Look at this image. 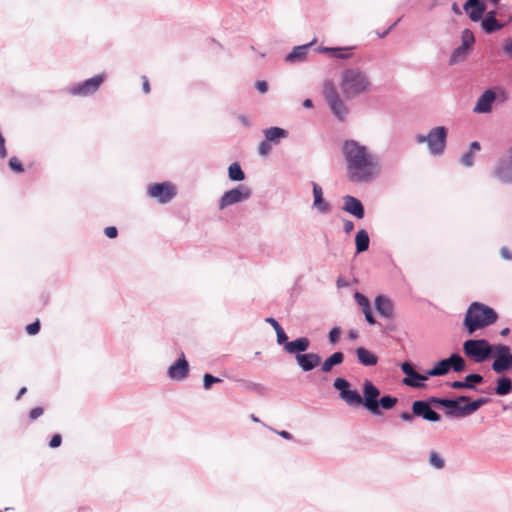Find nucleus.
<instances>
[{"mask_svg": "<svg viewBox=\"0 0 512 512\" xmlns=\"http://www.w3.org/2000/svg\"><path fill=\"white\" fill-rule=\"evenodd\" d=\"M341 335V328L338 326L333 327L328 334L329 342L331 344H336Z\"/></svg>", "mask_w": 512, "mask_h": 512, "instance_id": "51", "label": "nucleus"}, {"mask_svg": "<svg viewBox=\"0 0 512 512\" xmlns=\"http://www.w3.org/2000/svg\"><path fill=\"white\" fill-rule=\"evenodd\" d=\"M380 395V389L371 380H364L362 383L361 406L372 415L380 416L382 412L376 406Z\"/></svg>", "mask_w": 512, "mask_h": 512, "instance_id": "7", "label": "nucleus"}, {"mask_svg": "<svg viewBox=\"0 0 512 512\" xmlns=\"http://www.w3.org/2000/svg\"><path fill=\"white\" fill-rule=\"evenodd\" d=\"M344 358L345 356L343 352H334L324 360V362L321 365V371L324 373H329L333 369V367L341 365L344 362Z\"/></svg>", "mask_w": 512, "mask_h": 512, "instance_id": "31", "label": "nucleus"}, {"mask_svg": "<svg viewBox=\"0 0 512 512\" xmlns=\"http://www.w3.org/2000/svg\"><path fill=\"white\" fill-rule=\"evenodd\" d=\"M352 46H334L332 51V57L335 59L347 60L353 56Z\"/></svg>", "mask_w": 512, "mask_h": 512, "instance_id": "39", "label": "nucleus"}, {"mask_svg": "<svg viewBox=\"0 0 512 512\" xmlns=\"http://www.w3.org/2000/svg\"><path fill=\"white\" fill-rule=\"evenodd\" d=\"M106 74H97L82 82L76 83L67 88V92L73 96L86 97L94 94L105 81Z\"/></svg>", "mask_w": 512, "mask_h": 512, "instance_id": "9", "label": "nucleus"}, {"mask_svg": "<svg viewBox=\"0 0 512 512\" xmlns=\"http://www.w3.org/2000/svg\"><path fill=\"white\" fill-rule=\"evenodd\" d=\"M494 322H463L465 329L469 335L473 334L479 329H483Z\"/></svg>", "mask_w": 512, "mask_h": 512, "instance_id": "43", "label": "nucleus"}, {"mask_svg": "<svg viewBox=\"0 0 512 512\" xmlns=\"http://www.w3.org/2000/svg\"><path fill=\"white\" fill-rule=\"evenodd\" d=\"M463 352L472 361L482 363L492 358L494 345L486 339H468L463 343Z\"/></svg>", "mask_w": 512, "mask_h": 512, "instance_id": "4", "label": "nucleus"}, {"mask_svg": "<svg viewBox=\"0 0 512 512\" xmlns=\"http://www.w3.org/2000/svg\"><path fill=\"white\" fill-rule=\"evenodd\" d=\"M176 187L168 181L151 183L147 187V195L160 204L170 202L176 196Z\"/></svg>", "mask_w": 512, "mask_h": 512, "instance_id": "11", "label": "nucleus"}, {"mask_svg": "<svg viewBox=\"0 0 512 512\" xmlns=\"http://www.w3.org/2000/svg\"><path fill=\"white\" fill-rule=\"evenodd\" d=\"M269 323L271 324V326L273 327V329L276 332L277 344L283 345V347H284L286 345V343L288 342V336H287L285 330L280 325V322H269Z\"/></svg>", "mask_w": 512, "mask_h": 512, "instance_id": "42", "label": "nucleus"}, {"mask_svg": "<svg viewBox=\"0 0 512 512\" xmlns=\"http://www.w3.org/2000/svg\"><path fill=\"white\" fill-rule=\"evenodd\" d=\"M400 367L402 372L406 375L402 380L404 385L413 388H422L425 386L424 382L428 380L427 372L424 375L416 372L413 365L407 361L403 362Z\"/></svg>", "mask_w": 512, "mask_h": 512, "instance_id": "16", "label": "nucleus"}, {"mask_svg": "<svg viewBox=\"0 0 512 512\" xmlns=\"http://www.w3.org/2000/svg\"><path fill=\"white\" fill-rule=\"evenodd\" d=\"M512 392V380L508 376H501L496 380L494 393L498 396H505Z\"/></svg>", "mask_w": 512, "mask_h": 512, "instance_id": "32", "label": "nucleus"}, {"mask_svg": "<svg viewBox=\"0 0 512 512\" xmlns=\"http://www.w3.org/2000/svg\"><path fill=\"white\" fill-rule=\"evenodd\" d=\"M502 51L509 59H512V37H507L504 39L502 44Z\"/></svg>", "mask_w": 512, "mask_h": 512, "instance_id": "52", "label": "nucleus"}, {"mask_svg": "<svg viewBox=\"0 0 512 512\" xmlns=\"http://www.w3.org/2000/svg\"><path fill=\"white\" fill-rule=\"evenodd\" d=\"M251 195L252 191L248 186L239 184L223 193L218 201V207L220 210H223L228 206L235 205L249 199Z\"/></svg>", "mask_w": 512, "mask_h": 512, "instance_id": "10", "label": "nucleus"}, {"mask_svg": "<svg viewBox=\"0 0 512 512\" xmlns=\"http://www.w3.org/2000/svg\"><path fill=\"white\" fill-rule=\"evenodd\" d=\"M374 308L378 315L385 319L393 317L394 303L384 294H378L374 299Z\"/></svg>", "mask_w": 512, "mask_h": 512, "instance_id": "21", "label": "nucleus"}, {"mask_svg": "<svg viewBox=\"0 0 512 512\" xmlns=\"http://www.w3.org/2000/svg\"><path fill=\"white\" fill-rule=\"evenodd\" d=\"M489 401V398L481 397L473 401L469 400L468 402H465L466 417L472 415L474 412L480 409L483 405L487 404Z\"/></svg>", "mask_w": 512, "mask_h": 512, "instance_id": "40", "label": "nucleus"}, {"mask_svg": "<svg viewBox=\"0 0 512 512\" xmlns=\"http://www.w3.org/2000/svg\"><path fill=\"white\" fill-rule=\"evenodd\" d=\"M271 146L272 144L264 138V140H262L258 145V154L262 157L269 155L271 152Z\"/></svg>", "mask_w": 512, "mask_h": 512, "instance_id": "48", "label": "nucleus"}, {"mask_svg": "<svg viewBox=\"0 0 512 512\" xmlns=\"http://www.w3.org/2000/svg\"><path fill=\"white\" fill-rule=\"evenodd\" d=\"M398 403V398L389 394L383 395L379 397L376 406L378 410H391Z\"/></svg>", "mask_w": 512, "mask_h": 512, "instance_id": "38", "label": "nucleus"}, {"mask_svg": "<svg viewBox=\"0 0 512 512\" xmlns=\"http://www.w3.org/2000/svg\"><path fill=\"white\" fill-rule=\"evenodd\" d=\"M401 21V17H399L396 21H394L386 30H384L383 32L381 33H378V36L379 38H384L386 37L390 31L397 26V24Z\"/></svg>", "mask_w": 512, "mask_h": 512, "instance_id": "62", "label": "nucleus"}, {"mask_svg": "<svg viewBox=\"0 0 512 512\" xmlns=\"http://www.w3.org/2000/svg\"><path fill=\"white\" fill-rule=\"evenodd\" d=\"M311 184L313 194L312 207L316 208L321 214L329 213L331 206L324 198L322 187L316 182H312Z\"/></svg>", "mask_w": 512, "mask_h": 512, "instance_id": "24", "label": "nucleus"}, {"mask_svg": "<svg viewBox=\"0 0 512 512\" xmlns=\"http://www.w3.org/2000/svg\"><path fill=\"white\" fill-rule=\"evenodd\" d=\"M343 205L341 209L355 217L358 220H361L365 217V207L360 199L352 195H345L342 198Z\"/></svg>", "mask_w": 512, "mask_h": 512, "instance_id": "17", "label": "nucleus"}, {"mask_svg": "<svg viewBox=\"0 0 512 512\" xmlns=\"http://www.w3.org/2000/svg\"><path fill=\"white\" fill-rule=\"evenodd\" d=\"M475 42L474 33L468 28L463 29L461 32V46L473 51Z\"/></svg>", "mask_w": 512, "mask_h": 512, "instance_id": "41", "label": "nucleus"}, {"mask_svg": "<svg viewBox=\"0 0 512 512\" xmlns=\"http://www.w3.org/2000/svg\"><path fill=\"white\" fill-rule=\"evenodd\" d=\"M40 324L41 322H30V324L26 326L25 330L29 335H36L40 331Z\"/></svg>", "mask_w": 512, "mask_h": 512, "instance_id": "53", "label": "nucleus"}, {"mask_svg": "<svg viewBox=\"0 0 512 512\" xmlns=\"http://www.w3.org/2000/svg\"><path fill=\"white\" fill-rule=\"evenodd\" d=\"M355 242V255L362 254L369 249L370 246V236L366 229H359L354 238Z\"/></svg>", "mask_w": 512, "mask_h": 512, "instance_id": "29", "label": "nucleus"}, {"mask_svg": "<svg viewBox=\"0 0 512 512\" xmlns=\"http://www.w3.org/2000/svg\"><path fill=\"white\" fill-rule=\"evenodd\" d=\"M449 130L446 126H435L426 135H416L417 143H426L428 152L432 156H441L447 146Z\"/></svg>", "mask_w": 512, "mask_h": 512, "instance_id": "3", "label": "nucleus"}, {"mask_svg": "<svg viewBox=\"0 0 512 512\" xmlns=\"http://www.w3.org/2000/svg\"><path fill=\"white\" fill-rule=\"evenodd\" d=\"M255 88L259 93L264 94L268 91L269 85L268 82L265 80H257L255 82Z\"/></svg>", "mask_w": 512, "mask_h": 512, "instance_id": "56", "label": "nucleus"}, {"mask_svg": "<svg viewBox=\"0 0 512 512\" xmlns=\"http://www.w3.org/2000/svg\"><path fill=\"white\" fill-rule=\"evenodd\" d=\"M244 388L261 396L265 395L267 392V388L263 384L250 381L244 382Z\"/></svg>", "mask_w": 512, "mask_h": 512, "instance_id": "44", "label": "nucleus"}, {"mask_svg": "<svg viewBox=\"0 0 512 512\" xmlns=\"http://www.w3.org/2000/svg\"><path fill=\"white\" fill-rule=\"evenodd\" d=\"M448 357L443 358L435 363V365L427 370V376L429 377H437V376H444L449 373L450 366L448 365Z\"/></svg>", "mask_w": 512, "mask_h": 512, "instance_id": "34", "label": "nucleus"}, {"mask_svg": "<svg viewBox=\"0 0 512 512\" xmlns=\"http://www.w3.org/2000/svg\"><path fill=\"white\" fill-rule=\"evenodd\" d=\"M411 409L414 411L416 417H421L429 422H439L441 420V415L432 409L431 406L428 405V402L423 400H416L412 403Z\"/></svg>", "mask_w": 512, "mask_h": 512, "instance_id": "19", "label": "nucleus"}, {"mask_svg": "<svg viewBox=\"0 0 512 512\" xmlns=\"http://www.w3.org/2000/svg\"><path fill=\"white\" fill-rule=\"evenodd\" d=\"M499 315L497 311L482 302H472L462 320H498Z\"/></svg>", "mask_w": 512, "mask_h": 512, "instance_id": "12", "label": "nucleus"}, {"mask_svg": "<svg viewBox=\"0 0 512 512\" xmlns=\"http://www.w3.org/2000/svg\"><path fill=\"white\" fill-rule=\"evenodd\" d=\"M416 417V415L414 414V411L412 410L411 412H408V411H404L400 414V418L404 421V422H409L411 423L414 418Z\"/></svg>", "mask_w": 512, "mask_h": 512, "instance_id": "60", "label": "nucleus"}, {"mask_svg": "<svg viewBox=\"0 0 512 512\" xmlns=\"http://www.w3.org/2000/svg\"><path fill=\"white\" fill-rule=\"evenodd\" d=\"M310 346V341L306 337H299L293 341H288L284 350L289 354L302 355Z\"/></svg>", "mask_w": 512, "mask_h": 512, "instance_id": "27", "label": "nucleus"}, {"mask_svg": "<svg viewBox=\"0 0 512 512\" xmlns=\"http://www.w3.org/2000/svg\"><path fill=\"white\" fill-rule=\"evenodd\" d=\"M481 149V144L479 141H472L469 145V150L468 151H471V153H474L476 151H480Z\"/></svg>", "mask_w": 512, "mask_h": 512, "instance_id": "64", "label": "nucleus"}, {"mask_svg": "<svg viewBox=\"0 0 512 512\" xmlns=\"http://www.w3.org/2000/svg\"><path fill=\"white\" fill-rule=\"evenodd\" d=\"M190 365L184 352H181L178 359L167 369V377L172 381H183L189 375Z\"/></svg>", "mask_w": 512, "mask_h": 512, "instance_id": "15", "label": "nucleus"}, {"mask_svg": "<svg viewBox=\"0 0 512 512\" xmlns=\"http://www.w3.org/2000/svg\"><path fill=\"white\" fill-rule=\"evenodd\" d=\"M429 464L436 469H442L445 466L443 458L435 451L430 453Z\"/></svg>", "mask_w": 512, "mask_h": 512, "instance_id": "47", "label": "nucleus"}, {"mask_svg": "<svg viewBox=\"0 0 512 512\" xmlns=\"http://www.w3.org/2000/svg\"><path fill=\"white\" fill-rule=\"evenodd\" d=\"M43 413H44V409L42 407H40V406L35 407V408L31 409L29 412V419L34 421V420L38 419Z\"/></svg>", "mask_w": 512, "mask_h": 512, "instance_id": "57", "label": "nucleus"}, {"mask_svg": "<svg viewBox=\"0 0 512 512\" xmlns=\"http://www.w3.org/2000/svg\"><path fill=\"white\" fill-rule=\"evenodd\" d=\"M358 362L366 367L375 366L378 363V357L365 347H358L355 350Z\"/></svg>", "mask_w": 512, "mask_h": 512, "instance_id": "30", "label": "nucleus"}, {"mask_svg": "<svg viewBox=\"0 0 512 512\" xmlns=\"http://www.w3.org/2000/svg\"><path fill=\"white\" fill-rule=\"evenodd\" d=\"M333 388L338 391L339 398L349 407L361 406V394L352 387V384L343 377H337L333 382Z\"/></svg>", "mask_w": 512, "mask_h": 512, "instance_id": "5", "label": "nucleus"}, {"mask_svg": "<svg viewBox=\"0 0 512 512\" xmlns=\"http://www.w3.org/2000/svg\"><path fill=\"white\" fill-rule=\"evenodd\" d=\"M316 41V39H313L309 43L293 47L292 50L285 55V62L289 64L303 62L306 59L310 48L316 43Z\"/></svg>", "mask_w": 512, "mask_h": 512, "instance_id": "22", "label": "nucleus"}, {"mask_svg": "<svg viewBox=\"0 0 512 512\" xmlns=\"http://www.w3.org/2000/svg\"><path fill=\"white\" fill-rule=\"evenodd\" d=\"M463 9L472 22H479L486 12L487 5L484 0H466Z\"/></svg>", "mask_w": 512, "mask_h": 512, "instance_id": "20", "label": "nucleus"}, {"mask_svg": "<svg viewBox=\"0 0 512 512\" xmlns=\"http://www.w3.org/2000/svg\"><path fill=\"white\" fill-rule=\"evenodd\" d=\"M500 255L504 260H507V261L512 260V252L506 246L501 247Z\"/></svg>", "mask_w": 512, "mask_h": 512, "instance_id": "61", "label": "nucleus"}, {"mask_svg": "<svg viewBox=\"0 0 512 512\" xmlns=\"http://www.w3.org/2000/svg\"><path fill=\"white\" fill-rule=\"evenodd\" d=\"M370 85L366 73L359 68L345 69L341 74L340 88L347 100L366 92Z\"/></svg>", "mask_w": 512, "mask_h": 512, "instance_id": "2", "label": "nucleus"}, {"mask_svg": "<svg viewBox=\"0 0 512 512\" xmlns=\"http://www.w3.org/2000/svg\"><path fill=\"white\" fill-rule=\"evenodd\" d=\"M222 379L216 377L210 373H205L203 375V388L205 390H210L214 384L221 383Z\"/></svg>", "mask_w": 512, "mask_h": 512, "instance_id": "46", "label": "nucleus"}, {"mask_svg": "<svg viewBox=\"0 0 512 512\" xmlns=\"http://www.w3.org/2000/svg\"><path fill=\"white\" fill-rule=\"evenodd\" d=\"M448 365L450 366V370L454 372H462L466 368V361L465 359L457 352L452 353L448 357Z\"/></svg>", "mask_w": 512, "mask_h": 512, "instance_id": "37", "label": "nucleus"}, {"mask_svg": "<svg viewBox=\"0 0 512 512\" xmlns=\"http://www.w3.org/2000/svg\"><path fill=\"white\" fill-rule=\"evenodd\" d=\"M422 400L428 402V405L431 406V407L433 405H437V406L442 407V404H443V401L445 400V398L444 397L431 396V397H428L427 399H422Z\"/></svg>", "mask_w": 512, "mask_h": 512, "instance_id": "54", "label": "nucleus"}, {"mask_svg": "<svg viewBox=\"0 0 512 512\" xmlns=\"http://www.w3.org/2000/svg\"><path fill=\"white\" fill-rule=\"evenodd\" d=\"M469 396L461 395L454 399L445 398L442 408L445 415L449 418H463L466 417L465 402H468Z\"/></svg>", "mask_w": 512, "mask_h": 512, "instance_id": "13", "label": "nucleus"}, {"mask_svg": "<svg viewBox=\"0 0 512 512\" xmlns=\"http://www.w3.org/2000/svg\"><path fill=\"white\" fill-rule=\"evenodd\" d=\"M355 302L361 307L365 320H376L370 299L363 293L356 291L354 293Z\"/></svg>", "mask_w": 512, "mask_h": 512, "instance_id": "28", "label": "nucleus"}, {"mask_svg": "<svg viewBox=\"0 0 512 512\" xmlns=\"http://www.w3.org/2000/svg\"><path fill=\"white\" fill-rule=\"evenodd\" d=\"M494 174L503 184H512V145L507 150V155L499 158Z\"/></svg>", "mask_w": 512, "mask_h": 512, "instance_id": "14", "label": "nucleus"}, {"mask_svg": "<svg viewBox=\"0 0 512 512\" xmlns=\"http://www.w3.org/2000/svg\"><path fill=\"white\" fill-rule=\"evenodd\" d=\"M494 103H496L495 91L488 88L478 97L473 112L477 114H489L493 110Z\"/></svg>", "mask_w": 512, "mask_h": 512, "instance_id": "18", "label": "nucleus"}, {"mask_svg": "<svg viewBox=\"0 0 512 512\" xmlns=\"http://www.w3.org/2000/svg\"><path fill=\"white\" fill-rule=\"evenodd\" d=\"M104 234L109 239H115L118 236V229L116 226H107L104 229Z\"/></svg>", "mask_w": 512, "mask_h": 512, "instance_id": "55", "label": "nucleus"}, {"mask_svg": "<svg viewBox=\"0 0 512 512\" xmlns=\"http://www.w3.org/2000/svg\"><path fill=\"white\" fill-rule=\"evenodd\" d=\"M8 167L11 171L17 174H21L25 171L23 163L16 156H13L9 159Z\"/></svg>", "mask_w": 512, "mask_h": 512, "instance_id": "45", "label": "nucleus"}, {"mask_svg": "<svg viewBox=\"0 0 512 512\" xmlns=\"http://www.w3.org/2000/svg\"><path fill=\"white\" fill-rule=\"evenodd\" d=\"M495 91L496 103H505L508 100V93L501 87H491Z\"/></svg>", "mask_w": 512, "mask_h": 512, "instance_id": "49", "label": "nucleus"}, {"mask_svg": "<svg viewBox=\"0 0 512 512\" xmlns=\"http://www.w3.org/2000/svg\"><path fill=\"white\" fill-rule=\"evenodd\" d=\"M62 443V436L60 434H54L49 442V447L52 449L58 448Z\"/></svg>", "mask_w": 512, "mask_h": 512, "instance_id": "58", "label": "nucleus"}, {"mask_svg": "<svg viewBox=\"0 0 512 512\" xmlns=\"http://www.w3.org/2000/svg\"><path fill=\"white\" fill-rule=\"evenodd\" d=\"M350 285L349 281L346 280L344 277H338L336 280V286L337 288H346Z\"/></svg>", "mask_w": 512, "mask_h": 512, "instance_id": "63", "label": "nucleus"}, {"mask_svg": "<svg viewBox=\"0 0 512 512\" xmlns=\"http://www.w3.org/2000/svg\"><path fill=\"white\" fill-rule=\"evenodd\" d=\"M354 227H355V225L352 220H349V219L343 220V230L346 234L351 233L354 230Z\"/></svg>", "mask_w": 512, "mask_h": 512, "instance_id": "59", "label": "nucleus"}, {"mask_svg": "<svg viewBox=\"0 0 512 512\" xmlns=\"http://www.w3.org/2000/svg\"><path fill=\"white\" fill-rule=\"evenodd\" d=\"M228 179L232 182H241L246 179L241 164L238 161L232 162L228 167Z\"/></svg>", "mask_w": 512, "mask_h": 512, "instance_id": "35", "label": "nucleus"}, {"mask_svg": "<svg viewBox=\"0 0 512 512\" xmlns=\"http://www.w3.org/2000/svg\"><path fill=\"white\" fill-rule=\"evenodd\" d=\"M264 138L267 139L272 145H278L281 140L286 139L289 136V132L287 129L271 126L263 130Z\"/></svg>", "mask_w": 512, "mask_h": 512, "instance_id": "26", "label": "nucleus"}, {"mask_svg": "<svg viewBox=\"0 0 512 512\" xmlns=\"http://www.w3.org/2000/svg\"><path fill=\"white\" fill-rule=\"evenodd\" d=\"M492 354L494 360L491 368L496 374L512 370V352L509 346L494 344V352Z\"/></svg>", "mask_w": 512, "mask_h": 512, "instance_id": "8", "label": "nucleus"}, {"mask_svg": "<svg viewBox=\"0 0 512 512\" xmlns=\"http://www.w3.org/2000/svg\"><path fill=\"white\" fill-rule=\"evenodd\" d=\"M341 150L346 163L347 178L351 183H370L379 175V158L366 145L347 139L344 140Z\"/></svg>", "mask_w": 512, "mask_h": 512, "instance_id": "1", "label": "nucleus"}, {"mask_svg": "<svg viewBox=\"0 0 512 512\" xmlns=\"http://www.w3.org/2000/svg\"><path fill=\"white\" fill-rule=\"evenodd\" d=\"M296 361L304 372H309L321 363V358L316 353H303L296 355Z\"/></svg>", "mask_w": 512, "mask_h": 512, "instance_id": "25", "label": "nucleus"}, {"mask_svg": "<svg viewBox=\"0 0 512 512\" xmlns=\"http://www.w3.org/2000/svg\"><path fill=\"white\" fill-rule=\"evenodd\" d=\"M484 382V377L478 373H471L464 377L463 380H456L449 384L452 389H467L476 391V385Z\"/></svg>", "mask_w": 512, "mask_h": 512, "instance_id": "23", "label": "nucleus"}, {"mask_svg": "<svg viewBox=\"0 0 512 512\" xmlns=\"http://www.w3.org/2000/svg\"><path fill=\"white\" fill-rule=\"evenodd\" d=\"M479 22H480V26H481L482 30L486 34L496 33L498 31H500L501 29H503V27L505 26L504 23L500 22L497 19H491L490 17L489 18L483 17L482 20H480Z\"/></svg>", "mask_w": 512, "mask_h": 512, "instance_id": "33", "label": "nucleus"}, {"mask_svg": "<svg viewBox=\"0 0 512 512\" xmlns=\"http://www.w3.org/2000/svg\"><path fill=\"white\" fill-rule=\"evenodd\" d=\"M460 163L467 168H470L474 165V155L471 151H466L462 157L460 158Z\"/></svg>", "mask_w": 512, "mask_h": 512, "instance_id": "50", "label": "nucleus"}, {"mask_svg": "<svg viewBox=\"0 0 512 512\" xmlns=\"http://www.w3.org/2000/svg\"><path fill=\"white\" fill-rule=\"evenodd\" d=\"M324 97L332 114L337 118V120L341 122L345 121L346 116L349 113V109L332 84L325 85Z\"/></svg>", "mask_w": 512, "mask_h": 512, "instance_id": "6", "label": "nucleus"}, {"mask_svg": "<svg viewBox=\"0 0 512 512\" xmlns=\"http://www.w3.org/2000/svg\"><path fill=\"white\" fill-rule=\"evenodd\" d=\"M472 51L463 46H458L451 52L449 58V65H455L457 63L463 62L469 56Z\"/></svg>", "mask_w": 512, "mask_h": 512, "instance_id": "36", "label": "nucleus"}]
</instances>
